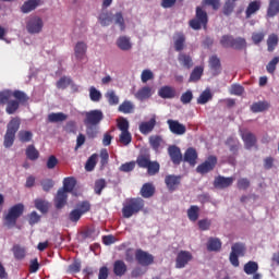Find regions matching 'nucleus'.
I'll use <instances>...</instances> for the list:
<instances>
[{
	"label": "nucleus",
	"instance_id": "62",
	"mask_svg": "<svg viewBox=\"0 0 279 279\" xmlns=\"http://www.w3.org/2000/svg\"><path fill=\"white\" fill-rule=\"evenodd\" d=\"M209 66L211 71H219L221 69V60L217 56L210 57Z\"/></svg>",
	"mask_w": 279,
	"mask_h": 279
},
{
	"label": "nucleus",
	"instance_id": "44",
	"mask_svg": "<svg viewBox=\"0 0 279 279\" xmlns=\"http://www.w3.org/2000/svg\"><path fill=\"white\" fill-rule=\"evenodd\" d=\"M187 218L193 222L197 221L199 219V206H190V208L187 209Z\"/></svg>",
	"mask_w": 279,
	"mask_h": 279
},
{
	"label": "nucleus",
	"instance_id": "33",
	"mask_svg": "<svg viewBox=\"0 0 279 279\" xmlns=\"http://www.w3.org/2000/svg\"><path fill=\"white\" fill-rule=\"evenodd\" d=\"M231 49H235L236 51H243V49H247V40L243 37H233Z\"/></svg>",
	"mask_w": 279,
	"mask_h": 279
},
{
	"label": "nucleus",
	"instance_id": "26",
	"mask_svg": "<svg viewBox=\"0 0 279 279\" xmlns=\"http://www.w3.org/2000/svg\"><path fill=\"white\" fill-rule=\"evenodd\" d=\"M260 10V0L251 1L245 10V17L252 19L253 14H256Z\"/></svg>",
	"mask_w": 279,
	"mask_h": 279
},
{
	"label": "nucleus",
	"instance_id": "58",
	"mask_svg": "<svg viewBox=\"0 0 279 279\" xmlns=\"http://www.w3.org/2000/svg\"><path fill=\"white\" fill-rule=\"evenodd\" d=\"M146 169L148 175H156V173L160 171V163H158V161H150Z\"/></svg>",
	"mask_w": 279,
	"mask_h": 279
},
{
	"label": "nucleus",
	"instance_id": "52",
	"mask_svg": "<svg viewBox=\"0 0 279 279\" xmlns=\"http://www.w3.org/2000/svg\"><path fill=\"white\" fill-rule=\"evenodd\" d=\"M265 32H253L252 36H251V40L253 43V45H260V43H263V40H265Z\"/></svg>",
	"mask_w": 279,
	"mask_h": 279
},
{
	"label": "nucleus",
	"instance_id": "49",
	"mask_svg": "<svg viewBox=\"0 0 279 279\" xmlns=\"http://www.w3.org/2000/svg\"><path fill=\"white\" fill-rule=\"evenodd\" d=\"M98 21L102 27H108L112 23V13L104 12L100 13Z\"/></svg>",
	"mask_w": 279,
	"mask_h": 279
},
{
	"label": "nucleus",
	"instance_id": "5",
	"mask_svg": "<svg viewBox=\"0 0 279 279\" xmlns=\"http://www.w3.org/2000/svg\"><path fill=\"white\" fill-rule=\"evenodd\" d=\"M189 25L192 29L196 31L202 29V27H206V25H208V13H206V11L201 7H197L196 16L189 22Z\"/></svg>",
	"mask_w": 279,
	"mask_h": 279
},
{
	"label": "nucleus",
	"instance_id": "9",
	"mask_svg": "<svg viewBox=\"0 0 279 279\" xmlns=\"http://www.w3.org/2000/svg\"><path fill=\"white\" fill-rule=\"evenodd\" d=\"M43 27H45V22H43V19L38 15L31 16L26 22L28 34H40Z\"/></svg>",
	"mask_w": 279,
	"mask_h": 279
},
{
	"label": "nucleus",
	"instance_id": "15",
	"mask_svg": "<svg viewBox=\"0 0 279 279\" xmlns=\"http://www.w3.org/2000/svg\"><path fill=\"white\" fill-rule=\"evenodd\" d=\"M197 150L193 147H189L183 156V161L187 162L190 167H195L197 165Z\"/></svg>",
	"mask_w": 279,
	"mask_h": 279
},
{
	"label": "nucleus",
	"instance_id": "4",
	"mask_svg": "<svg viewBox=\"0 0 279 279\" xmlns=\"http://www.w3.org/2000/svg\"><path fill=\"white\" fill-rule=\"evenodd\" d=\"M12 97H14V99H17L19 101H29V96H27V94H25V92L22 90H3L0 92V106H5V104L9 102L10 99H12Z\"/></svg>",
	"mask_w": 279,
	"mask_h": 279
},
{
	"label": "nucleus",
	"instance_id": "1",
	"mask_svg": "<svg viewBox=\"0 0 279 279\" xmlns=\"http://www.w3.org/2000/svg\"><path fill=\"white\" fill-rule=\"evenodd\" d=\"M145 208V201L141 197H133L128 198L123 203L122 207V217L124 219H130L131 217H134V215H138L141 210Z\"/></svg>",
	"mask_w": 279,
	"mask_h": 279
},
{
	"label": "nucleus",
	"instance_id": "24",
	"mask_svg": "<svg viewBox=\"0 0 279 279\" xmlns=\"http://www.w3.org/2000/svg\"><path fill=\"white\" fill-rule=\"evenodd\" d=\"M153 93H151V87L149 86H144L142 88H140L135 94L134 97L135 99H137L138 101H145L147 99H149V97H151Z\"/></svg>",
	"mask_w": 279,
	"mask_h": 279
},
{
	"label": "nucleus",
	"instance_id": "47",
	"mask_svg": "<svg viewBox=\"0 0 279 279\" xmlns=\"http://www.w3.org/2000/svg\"><path fill=\"white\" fill-rule=\"evenodd\" d=\"M26 157L28 160H38V158H40V153L34 145H28L26 148Z\"/></svg>",
	"mask_w": 279,
	"mask_h": 279
},
{
	"label": "nucleus",
	"instance_id": "64",
	"mask_svg": "<svg viewBox=\"0 0 279 279\" xmlns=\"http://www.w3.org/2000/svg\"><path fill=\"white\" fill-rule=\"evenodd\" d=\"M71 77L62 76L58 82H57V88H60L61 90H64V88H69L71 86Z\"/></svg>",
	"mask_w": 279,
	"mask_h": 279
},
{
	"label": "nucleus",
	"instance_id": "23",
	"mask_svg": "<svg viewBox=\"0 0 279 279\" xmlns=\"http://www.w3.org/2000/svg\"><path fill=\"white\" fill-rule=\"evenodd\" d=\"M225 145L229 147L230 151L233 153V156H236L239 154V148L241 147V142L234 136H229L225 142Z\"/></svg>",
	"mask_w": 279,
	"mask_h": 279
},
{
	"label": "nucleus",
	"instance_id": "22",
	"mask_svg": "<svg viewBox=\"0 0 279 279\" xmlns=\"http://www.w3.org/2000/svg\"><path fill=\"white\" fill-rule=\"evenodd\" d=\"M279 14V0H269L266 12L267 19H274Z\"/></svg>",
	"mask_w": 279,
	"mask_h": 279
},
{
	"label": "nucleus",
	"instance_id": "53",
	"mask_svg": "<svg viewBox=\"0 0 279 279\" xmlns=\"http://www.w3.org/2000/svg\"><path fill=\"white\" fill-rule=\"evenodd\" d=\"M95 167H97V154H93L85 163L86 171H94Z\"/></svg>",
	"mask_w": 279,
	"mask_h": 279
},
{
	"label": "nucleus",
	"instance_id": "2",
	"mask_svg": "<svg viewBox=\"0 0 279 279\" xmlns=\"http://www.w3.org/2000/svg\"><path fill=\"white\" fill-rule=\"evenodd\" d=\"M25 213V205L22 203L15 204L8 209V213L3 216V226L5 228H15L16 222Z\"/></svg>",
	"mask_w": 279,
	"mask_h": 279
},
{
	"label": "nucleus",
	"instance_id": "45",
	"mask_svg": "<svg viewBox=\"0 0 279 279\" xmlns=\"http://www.w3.org/2000/svg\"><path fill=\"white\" fill-rule=\"evenodd\" d=\"M257 271L258 263L250 260L244 265V274H246V276H252V274H256Z\"/></svg>",
	"mask_w": 279,
	"mask_h": 279
},
{
	"label": "nucleus",
	"instance_id": "29",
	"mask_svg": "<svg viewBox=\"0 0 279 279\" xmlns=\"http://www.w3.org/2000/svg\"><path fill=\"white\" fill-rule=\"evenodd\" d=\"M154 193H156V187L151 183H145L141 189V195L145 199H149V197H154Z\"/></svg>",
	"mask_w": 279,
	"mask_h": 279
},
{
	"label": "nucleus",
	"instance_id": "50",
	"mask_svg": "<svg viewBox=\"0 0 279 279\" xmlns=\"http://www.w3.org/2000/svg\"><path fill=\"white\" fill-rule=\"evenodd\" d=\"M12 252L16 260H23V258H25V255H26L25 247L21 245H14L12 248Z\"/></svg>",
	"mask_w": 279,
	"mask_h": 279
},
{
	"label": "nucleus",
	"instance_id": "41",
	"mask_svg": "<svg viewBox=\"0 0 279 279\" xmlns=\"http://www.w3.org/2000/svg\"><path fill=\"white\" fill-rule=\"evenodd\" d=\"M108 186V182L106 181V179H97L94 182V193L96 195H101V193H104V189H106Z\"/></svg>",
	"mask_w": 279,
	"mask_h": 279
},
{
	"label": "nucleus",
	"instance_id": "13",
	"mask_svg": "<svg viewBox=\"0 0 279 279\" xmlns=\"http://www.w3.org/2000/svg\"><path fill=\"white\" fill-rule=\"evenodd\" d=\"M181 182H182L181 175L168 174L165 178V184L168 191H171V192L177 191Z\"/></svg>",
	"mask_w": 279,
	"mask_h": 279
},
{
	"label": "nucleus",
	"instance_id": "42",
	"mask_svg": "<svg viewBox=\"0 0 279 279\" xmlns=\"http://www.w3.org/2000/svg\"><path fill=\"white\" fill-rule=\"evenodd\" d=\"M75 184H76V181H75V178L73 177H68L63 180V190L64 193H72L73 189H75Z\"/></svg>",
	"mask_w": 279,
	"mask_h": 279
},
{
	"label": "nucleus",
	"instance_id": "3",
	"mask_svg": "<svg viewBox=\"0 0 279 279\" xmlns=\"http://www.w3.org/2000/svg\"><path fill=\"white\" fill-rule=\"evenodd\" d=\"M21 128V118H12L7 125V132L4 134V147L10 148L14 145L16 133Z\"/></svg>",
	"mask_w": 279,
	"mask_h": 279
},
{
	"label": "nucleus",
	"instance_id": "35",
	"mask_svg": "<svg viewBox=\"0 0 279 279\" xmlns=\"http://www.w3.org/2000/svg\"><path fill=\"white\" fill-rule=\"evenodd\" d=\"M208 252H219L221 250V240L218 238H209L207 241Z\"/></svg>",
	"mask_w": 279,
	"mask_h": 279
},
{
	"label": "nucleus",
	"instance_id": "30",
	"mask_svg": "<svg viewBox=\"0 0 279 279\" xmlns=\"http://www.w3.org/2000/svg\"><path fill=\"white\" fill-rule=\"evenodd\" d=\"M34 204L35 208L43 215H47L49 213L50 204L46 199L37 198Z\"/></svg>",
	"mask_w": 279,
	"mask_h": 279
},
{
	"label": "nucleus",
	"instance_id": "32",
	"mask_svg": "<svg viewBox=\"0 0 279 279\" xmlns=\"http://www.w3.org/2000/svg\"><path fill=\"white\" fill-rule=\"evenodd\" d=\"M202 75H204V66L202 65L195 66L192 73L190 74L189 82L197 83L199 82V80H202Z\"/></svg>",
	"mask_w": 279,
	"mask_h": 279
},
{
	"label": "nucleus",
	"instance_id": "17",
	"mask_svg": "<svg viewBox=\"0 0 279 279\" xmlns=\"http://www.w3.org/2000/svg\"><path fill=\"white\" fill-rule=\"evenodd\" d=\"M88 51V45L84 41H77L74 46V56L76 60H84L86 58V52Z\"/></svg>",
	"mask_w": 279,
	"mask_h": 279
},
{
	"label": "nucleus",
	"instance_id": "18",
	"mask_svg": "<svg viewBox=\"0 0 279 279\" xmlns=\"http://www.w3.org/2000/svg\"><path fill=\"white\" fill-rule=\"evenodd\" d=\"M241 137L245 149H252V147H256V143H258L256 135L252 132H244L241 134Z\"/></svg>",
	"mask_w": 279,
	"mask_h": 279
},
{
	"label": "nucleus",
	"instance_id": "34",
	"mask_svg": "<svg viewBox=\"0 0 279 279\" xmlns=\"http://www.w3.org/2000/svg\"><path fill=\"white\" fill-rule=\"evenodd\" d=\"M125 271H128V266L125 262L118 259L113 264V274L117 276H125Z\"/></svg>",
	"mask_w": 279,
	"mask_h": 279
},
{
	"label": "nucleus",
	"instance_id": "51",
	"mask_svg": "<svg viewBox=\"0 0 279 279\" xmlns=\"http://www.w3.org/2000/svg\"><path fill=\"white\" fill-rule=\"evenodd\" d=\"M149 162H151L149 156L140 155L135 161V165H137L140 169H147V167H149Z\"/></svg>",
	"mask_w": 279,
	"mask_h": 279
},
{
	"label": "nucleus",
	"instance_id": "38",
	"mask_svg": "<svg viewBox=\"0 0 279 279\" xmlns=\"http://www.w3.org/2000/svg\"><path fill=\"white\" fill-rule=\"evenodd\" d=\"M149 145L151 147V149H154V151H158V149H160V146L163 143L162 136L160 135H151L148 138Z\"/></svg>",
	"mask_w": 279,
	"mask_h": 279
},
{
	"label": "nucleus",
	"instance_id": "60",
	"mask_svg": "<svg viewBox=\"0 0 279 279\" xmlns=\"http://www.w3.org/2000/svg\"><path fill=\"white\" fill-rule=\"evenodd\" d=\"M119 141L122 145H130L132 143V133L130 131L121 132Z\"/></svg>",
	"mask_w": 279,
	"mask_h": 279
},
{
	"label": "nucleus",
	"instance_id": "20",
	"mask_svg": "<svg viewBox=\"0 0 279 279\" xmlns=\"http://www.w3.org/2000/svg\"><path fill=\"white\" fill-rule=\"evenodd\" d=\"M154 128H156V117L150 118L147 122H142L140 124V132L147 136V134H151V132H154Z\"/></svg>",
	"mask_w": 279,
	"mask_h": 279
},
{
	"label": "nucleus",
	"instance_id": "12",
	"mask_svg": "<svg viewBox=\"0 0 279 279\" xmlns=\"http://www.w3.org/2000/svg\"><path fill=\"white\" fill-rule=\"evenodd\" d=\"M168 128L172 134H175V136H183V134H186V125L180 123L178 120H167Z\"/></svg>",
	"mask_w": 279,
	"mask_h": 279
},
{
	"label": "nucleus",
	"instance_id": "40",
	"mask_svg": "<svg viewBox=\"0 0 279 279\" xmlns=\"http://www.w3.org/2000/svg\"><path fill=\"white\" fill-rule=\"evenodd\" d=\"M123 114H132L134 112V104L130 100H124L118 108Z\"/></svg>",
	"mask_w": 279,
	"mask_h": 279
},
{
	"label": "nucleus",
	"instance_id": "19",
	"mask_svg": "<svg viewBox=\"0 0 279 279\" xmlns=\"http://www.w3.org/2000/svg\"><path fill=\"white\" fill-rule=\"evenodd\" d=\"M43 4V0H27L21 7V12L23 14H29V12H34L38 5Z\"/></svg>",
	"mask_w": 279,
	"mask_h": 279
},
{
	"label": "nucleus",
	"instance_id": "14",
	"mask_svg": "<svg viewBox=\"0 0 279 279\" xmlns=\"http://www.w3.org/2000/svg\"><path fill=\"white\" fill-rule=\"evenodd\" d=\"M168 155L174 165H181L183 157H182V150H180V147L175 145L169 146Z\"/></svg>",
	"mask_w": 279,
	"mask_h": 279
},
{
	"label": "nucleus",
	"instance_id": "36",
	"mask_svg": "<svg viewBox=\"0 0 279 279\" xmlns=\"http://www.w3.org/2000/svg\"><path fill=\"white\" fill-rule=\"evenodd\" d=\"M278 35L276 34H270L266 40V45H267V51H269V53H272V51L276 50V48L278 47Z\"/></svg>",
	"mask_w": 279,
	"mask_h": 279
},
{
	"label": "nucleus",
	"instance_id": "31",
	"mask_svg": "<svg viewBox=\"0 0 279 279\" xmlns=\"http://www.w3.org/2000/svg\"><path fill=\"white\" fill-rule=\"evenodd\" d=\"M117 46L121 51H130L132 49V41H130L128 36H120L117 40Z\"/></svg>",
	"mask_w": 279,
	"mask_h": 279
},
{
	"label": "nucleus",
	"instance_id": "56",
	"mask_svg": "<svg viewBox=\"0 0 279 279\" xmlns=\"http://www.w3.org/2000/svg\"><path fill=\"white\" fill-rule=\"evenodd\" d=\"M114 23L116 25H119L121 32H125V19H123L122 12H117L114 15Z\"/></svg>",
	"mask_w": 279,
	"mask_h": 279
},
{
	"label": "nucleus",
	"instance_id": "16",
	"mask_svg": "<svg viewBox=\"0 0 279 279\" xmlns=\"http://www.w3.org/2000/svg\"><path fill=\"white\" fill-rule=\"evenodd\" d=\"M234 183V178L233 177H221L218 175L214 180V186L215 189H228V186H232Z\"/></svg>",
	"mask_w": 279,
	"mask_h": 279
},
{
	"label": "nucleus",
	"instance_id": "61",
	"mask_svg": "<svg viewBox=\"0 0 279 279\" xmlns=\"http://www.w3.org/2000/svg\"><path fill=\"white\" fill-rule=\"evenodd\" d=\"M19 140L21 143H29L32 141L34 134H32V131H20L19 134Z\"/></svg>",
	"mask_w": 279,
	"mask_h": 279
},
{
	"label": "nucleus",
	"instance_id": "28",
	"mask_svg": "<svg viewBox=\"0 0 279 279\" xmlns=\"http://www.w3.org/2000/svg\"><path fill=\"white\" fill-rule=\"evenodd\" d=\"M158 95L161 99H173V97H175V88L163 86L159 89Z\"/></svg>",
	"mask_w": 279,
	"mask_h": 279
},
{
	"label": "nucleus",
	"instance_id": "7",
	"mask_svg": "<svg viewBox=\"0 0 279 279\" xmlns=\"http://www.w3.org/2000/svg\"><path fill=\"white\" fill-rule=\"evenodd\" d=\"M217 156L210 155L207 159L196 167V172L201 173V175H206V173H210V171H215L217 167Z\"/></svg>",
	"mask_w": 279,
	"mask_h": 279
},
{
	"label": "nucleus",
	"instance_id": "21",
	"mask_svg": "<svg viewBox=\"0 0 279 279\" xmlns=\"http://www.w3.org/2000/svg\"><path fill=\"white\" fill-rule=\"evenodd\" d=\"M66 199H69V195L63 190H58L57 195L54 197V206L59 210L66 206Z\"/></svg>",
	"mask_w": 279,
	"mask_h": 279
},
{
	"label": "nucleus",
	"instance_id": "39",
	"mask_svg": "<svg viewBox=\"0 0 279 279\" xmlns=\"http://www.w3.org/2000/svg\"><path fill=\"white\" fill-rule=\"evenodd\" d=\"M265 110H269V102L267 101H257L251 106V112H265Z\"/></svg>",
	"mask_w": 279,
	"mask_h": 279
},
{
	"label": "nucleus",
	"instance_id": "54",
	"mask_svg": "<svg viewBox=\"0 0 279 279\" xmlns=\"http://www.w3.org/2000/svg\"><path fill=\"white\" fill-rule=\"evenodd\" d=\"M234 40V36L232 35H223L220 39V45L225 47V49H232V43Z\"/></svg>",
	"mask_w": 279,
	"mask_h": 279
},
{
	"label": "nucleus",
	"instance_id": "10",
	"mask_svg": "<svg viewBox=\"0 0 279 279\" xmlns=\"http://www.w3.org/2000/svg\"><path fill=\"white\" fill-rule=\"evenodd\" d=\"M135 260L142 267H149V265H154V255L143 251V248H137L135 251Z\"/></svg>",
	"mask_w": 279,
	"mask_h": 279
},
{
	"label": "nucleus",
	"instance_id": "63",
	"mask_svg": "<svg viewBox=\"0 0 279 279\" xmlns=\"http://www.w3.org/2000/svg\"><path fill=\"white\" fill-rule=\"evenodd\" d=\"M89 99L95 102L101 101V92L95 88V86H92L89 88Z\"/></svg>",
	"mask_w": 279,
	"mask_h": 279
},
{
	"label": "nucleus",
	"instance_id": "8",
	"mask_svg": "<svg viewBox=\"0 0 279 279\" xmlns=\"http://www.w3.org/2000/svg\"><path fill=\"white\" fill-rule=\"evenodd\" d=\"M239 256H245V244L243 243H234L231 246L229 260L233 267H239L240 265Z\"/></svg>",
	"mask_w": 279,
	"mask_h": 279
},
{
	"label": "nucleus",
	"instance_id": "27",
	"mask_svg": "<svg viewBox=\"0 0 279 279\" xmlns=\"http://www.w3.org/2000/svg\"><path fill=\"white\" fill-rule=\"evenodd\" d=\"M21 104H27V101H21L19 99L9 100L5 107L7 114H15L19 108H21Z\"/></svg>",
	"mask_w": 279,
	"mask_h": 279
},
{
	"label": "nucleus",
	"instance_id": "11",
	"mask_svg": "<svg viewBox=\"0 0 279 279\" xmlns=\"http://www.w3.org/2000/svg\"><path fill=\"white\" fill-rule=\"evenodd\" d=\"M193 260V253L189 251H180L175 258V268L184 269Z\"/></svg>",
	"mask_w": 279,
	"mask_h": 279
},
{
	"label": "nucleus",
	"instance_id": "43",
	"mask_svg": "<svg viewBox=\"0 0 279 279\" xmlns=\"http://www.w3.org/2000/svg\"><path fill=\"white\" fill-rule=\"evenodd\" d=\"M105 97H106L109 106H119V97H118L117 93L114 92V89L107 90V93L105 94Z\"/></svg>",
	"mask_w": 279,
	"mask_h": 279
},
{
	"label": "nucleus",
	"instance_id": "37",
	"mask_svg": "<svg viewBox=\"0 0 279 279\" xmlns=\"http://www.w3.org/2000/svg\"><path fill=\"white\" fill-rule=\"evenodd\" d=\"M66 119H69V116L63 112H52L48 114V121L50 123H61L62 121H66Z\"/></svg>",
	"mask_w": 279,
	"mask_h": 279
},
{
	"label": "nucleus",
	"instance_id": "48",
	"mask_svg": "<svg viewBox=\"0 0 279 279\" xmlns=\"http://www.w3.org/2000/svg\"><path fill=\"white\" fill-rule=\"evenodd\" d=\"M210 99H213V94L210 93V90H204L197 98L196 104H198L199 106H204L208 104Z\"/></svg>",
	"mask_w": 279,
	"mask_h": 279
},
{
	"label": "nucleus",
	"instance_id": "25",
	"mask_svg": "<svg viewBox=\"0 0 279 279\" xmlns=\"http://www.w3.org/2000/svg\"><path fill=\"white\" fill-rule=\"evenodd\" d=\"M173 40H174L175 51H182L186 43V36H184V33H180V32L175 33L173 36Z\"/></svg>",
	"mask_w": 279,
	"mask_h": 279
},
{
	"label": "nucleus",
	"instance_id": "59",
	"mask_svg": "<svg viewBox=\"0 0 279 279\" xmlns=\"http://www.w3.org/2000/svg\"><path fill=\"white\" fill-rule=\"evenodd\" d=\"M95 227H87L81 232L82 239H93L95 240Z\"/></svg>",
	"mask_w": 279,
	"mask_h": 279
},
{
	"label": "nucleus",
	"instance_id": "57",
	"mask_svg": "<svg viewBox=\"0 0 279 279\" xmlns=\"http://www.w3.org/2000/svg\"><path fill=\"white\" fill-rule=\"evenodd\" d=\"M279 64V57H275L271 61L268 62V64L266 65V71L267 73H269L270 75H274V73H276V68Z\"/></svg>",
	"mask_w": 279,
	"mask_h": 279
},
{
	"label": "nucleus",
	"instance_id": "55",
	"mask_svg": "<svg viewBox=\"0 0 279 279\" xmlns=\"http://www.w3.org/2000/svg\"><path fill=\"white\" fill-rule=\"evenodd\" d=\"M78 213L84 216L86 213L90 211V203L88 201H83L76 205Z\"/></svg>",
	"mask_w": 279,
	"mask_h": 279
},
{
	"label": "nucleus",
	"instance_id": "6",
	"mask_svg": "<svg viewBox=\"0 0 279 279\" xmlns=\"http://www.w3.org/2000/svg\"><path fill=\"white\" fill-rule=\"evenodd\" d=\"M104 121V111L94 109L85 112L84 123L87 128H97Z\"/></svg>",
	"mask_w": 279,
	"mask_h": 279
},
{
	"label": "nucleus",
	"instance_id": "46",
	"mask_svg": "<svg viewBox=\"0 0 279 279\" xmlns=\"http://www.w3.org/2000/svg\"><path fill=\"white\" fill-rule=\"evenodd\" d=\"M178 60L185 69H191L193 66V59L189 54L180 53Z\"/></svg>",
	"mask_w": 279,
	"mask_h": 279
}]
</instances>
